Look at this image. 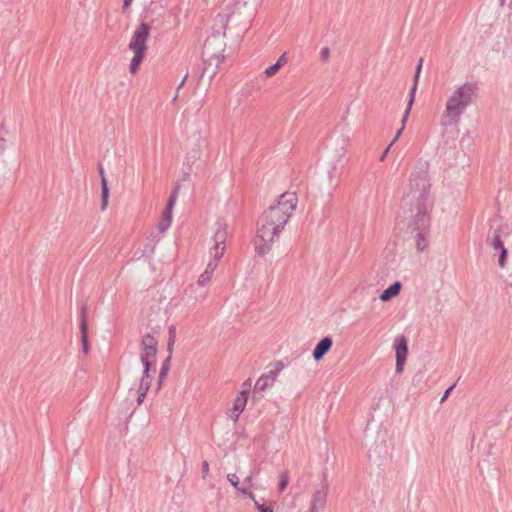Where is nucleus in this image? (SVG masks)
<instances>
[{"mask_svg":"<svg viewBox=\"0 0 512 512\" xmlns=\"http://www.w3.org/2000/svg\"><path fill=\"white\" fill-rule=\"evenodd\" d=\"M430 182L426 170L414 171L409 178V192L406 203L415 201L416 212L409 224L418 252L425 251L430 243L431 213L433 200L429 195Z\"/></svg>","mask_w":512,"mask_h":512,"instance_id":"f257e3e1","label":"nucleus"},{"mask_svg":"<svg viewBox=\"0 0 512 512\" xmlns=\"http://www.w3.org/2000/svg\"><path fill=\"white\" fill-rule=\"evenodd\" d=\"M297 203L298 198L295 193L285 192L279 196L277 202L271 204L261 214L254 238L255 250L259 255L268 253L275 241L279 239Z\"/></svg>","mask_w":512,"mask_h":512,"instance_id":"f03ea898","label":"nucleus"},{"mask_svg":"<svg viewBox=\"0 0 512 512\" xmlns=\"http://www.w3.org/2000/svg\"><path fill=\"white\" fill-rule=\"evenodd\" d=\"M478 91L476 82H465L458 86L446 101L445 110L440 117V125L443 127L457 125L464 111L474 103Z\"/></svg>","mask_w":512,"mask_h":512,"instance_id":"7ed1b4c3","label":"nucleus"},{"mask_svg":"<svg viewBox=\"0 0 512 512\" xmlns=\"http://www.w3.org/2000/svg\"><path fill=\"white\" fill-rule=\"evenodd\" d=\"M214 229V245L210 248V254L213 259L208 262L205 271L197 280V284L201 287L208 285L212 280L214 271L218 266V262L222 258L226 249L227 225L225 221L221 219L217 220L214 224Z\"/></svg>","mask_w":512,"mask_h":512,"instance_id":"20e7f679","label":"nucleus"},{"mask_svg":"<svg viewBox=\"0 0 512 512\" xmlns=\"http://www.w3.org/2000/svg\"><path fill=\"white\" fill-rule=\"evenodd\" d=\"M150 30V25L148 23L142 22L139 26H137L131 37L128 47L134 53V55L131 59L129 70L133 75L138 72L141 63L145 58Z\"/></svg>","mask_w":512,"mask_h":512,"instance_id":"39448f33","label":"nucleus"},{"mask_svg":"<svg viewBox=\"0 0 512 512\" xmlns=\"http://www.w3.org/2000/svg\"><path fill=\"white\" fill-rule=\"evenodd\" d=\"M423 61H424L423 58H420L419 61H418L417 67H416L415 76H414V83H413V86H412V88L410 90L409 101H408L406 110H405L404 115H403L402 120H401V128L396 132V135H395L394 139L392 140V142L388 145V147L382 153V155L380 157V161H383L385 159V157L387 156L390 148L399 139V137L401 136L403 130L405 129V125L407 123L408 117H409L410 112H411L412 105L414 103L415 93H416V89H417V83H418L419 75H420V72H421V69H422Z\"/></svg>","mask_w":512,"mask_h":512,"instance_id":"423d86ee","label":"nucleus"},{"mask_svg":"<svg viewBox=\"0 0 512 512\" xmlns=\"http://www.w3.org/2000/svg\"><path fill=\"white\" fill-rule=\"evenodd\" d=\"M158 340L150 333L145 334L141 340L140 359L144 368L155 367Z\"/></svg>","mask_w":512,"mask_h":512,"instance_id":"0eeeda50","label":"nucleus"},{"mask_svg":"<svg viewBox=\"0 0 512 512\" xmlns=\"http://www.w3.org/2000/svg\"><path fill=\"white\" fill-rule=\"evenodd\" d=\"M511 231L512 230L508 224H503L493 232V236L489 240V245L494 250L500 251L498 263H499V266L502 268L505 266V263H506L507 249L504 247V243L501 238H502V236H510Z\"/></svg>","mask_w":512,"mask_h":512,"instance_id":"6e6552de","label":"nucleus"},{"mask_svg":"<svg viewBox=\"0 0 512 512\" xmlns=\"http://www.w3.org/2000/svg\"><path fill=\"white\" fill-rule=\"evenodd\" d=\"M394 346L396 351V372L402 373L408 355L407 338L404 335L398 336L395 339Z\"/></svg>","mask_w":512,"mask_h":512,"instance_id":"1a4fd4ad","label":"nucleus"},{"mask_svg":"<svg viewBox=\"0 0 512 512\" xmlns=\"http://www.w3.org/2000/svg\"><path fill=\"white\" fill-rule=\"evenodd\" d=\"M155 371H156L155 367L144 368L143 376H142V378L140 380V383H139V386H138V389H137V403H138V405L142 404V402L144 401V399L146 397V394H147L148 390L150 389L151 383H152L151 372L155 373Z\"/></svg>","mask_w":512,"mask_h":512,"instance_id":"9d476101","label":"nucleus"},{"mask_svg":"<svg viewBox=\"0 0 512 512\" xmlns=\"http://www.w3.org/2000/svg\"><path fill=\"white\" fill-rule=\"evenodd\" d=\"M81 323H80V332H81V343L84 354L89 353V343H88V324H87V308L83 306L81 309Z\"/></svg>","mask_w":512,"mask_h":512,"instance_id":"9b49d317","label":"nucleus"},{"mask_svg":"<svg viewBox=\"0 0 512 512\" xmlns=\"http://www.w3.org/2000/svg\"><path fill=\"white\" fill-rule=\"evenodd\" d=\"M333 345L332 338L329 336H326L322 338L317 345L315 346L313 350V358L316 361L321 360L331 349Z\"/></svg>","mask_w":512,"mask_h":512,"instance_id":"f8f14e48","label":"nucleus"},{"mask_svg":"<svg viewBox=\"0 0 512 512\" xmlns=\"http://www.w3.org/2000/svg\"><path fill=\"white\" fill-rule=\"evenodd\" d=\"M248 397L238 394L233 403V408L230 413V418L236 422L239 419L240 414L244 411L247 404Z\"/></svg>","mask_w":512,"mask_h":512,"instance_id":"ddd939ff","label":"nucleus"},{"mask_svg":"<svg viewBox=\"0 0 512 512\" xmlns=\"http://www.w3.org/2000/svg\"><path fill=\"white\" fill-rule=\"evenodd\" d=\"M327 501V492L325 490H317L312 497L311 507L309 512H318L323 509Z\"/></svg>","mask_w":512,"mask_h":512,"instance_id":"4468645a","label":"nucleus"},{"mask_svg":"<svg viewBox=\"0 0 512 512\" xmlns=\"http://www.w3.org/2000/svg\"><path fill=\"white\" fill-rule=\"evenodd\" d=\"M99 174L101 176V186H102L101 210H105L108 205L109 189H108V183H107V179L105 177L104 169H103L102 165H99Z\"/></svg>","mask_w":512,"mask_h":512,"instance_id":"2eb2a0df","label":"nucleus"},{"mask_svg":"<svg viewBox=\"0 0 512 512\" xmlns=\"http://www.w3.org/2000/svg\"><path fill=\"white\" fill-rule=\"evenodd\" d=\"M402 288V284L399 281L394 282L392 285H390L387 289H385L381 295L380 299L382 301H389L393 297L397 296Z\"/></svg>","mask_w":512,"mask_h":512,"instance_id":"dca6fc26","label":"nucleus"},{"mask_svg":"<svg viewBox=\"0 0 512 512\" xmlns=\"http://www.w3.org/2000/svg\"><path fill=\"white\" fill-rule=\"evenodd\" d=\"M172 222V210L164 209L161 218L157 224L159 232H165L171 225Z\"/></svg>","mask_w":512,"mask_h":512,"instance_id":"f3484780","label":"nucleus"},{"mask_svg":"<svg viewBox=\"0 0 512 512\" xmlns=\"http://www.w3.org/2000/svg\"><path fill=\"white\" fill-rule=\"evenodd\" d=\"M274 384L272 382H270L268 380V378L266 376H264V374H262L256 381L255 385H254V390L255 392H263L265 391L267 388L273 386Z\"/></svg>","mask_w":512,"mask_h":512,"instance_id":"a211bd4d","label":"nucleus"},{"mask_svg":"<svg viewBox=\"0 0 512 512\" xmlns=\"http://www.w3.org/2000/svg\"><path fill=\"white\" fill-rule=\"evenodd\" d=\"M170 361H171V355H168V357L164 360L162 363L160 372H159V380H158V389L161 387L163 380L166 378L168 371L170 369Z\"/></svg>","mask_w":512,"mask_h":512,"instance_id":"6ab92c4d","label":"nucleus"},{"mask_svg":"<svg viewBox=\"0 0 512 512\" xmlns=\"http://www.w3.org/2000/svg\"><path fill=\"white\" fill-rule=\"evenodd\" d=\"M284 368V365L281 361H278L276 363V368L275 370H271L267 373L264 374V376H266L268 378V380L270 382H272L273 384L275 383L280 371Z\"/></svg>","mask_w":512,"mask_h":512,"instance_id":"aec40b11","label":"nucleus"},{"mask_svg":"<svg viewBox=\"0 0 512 512\" xmlns=\"http://www.w3.org/2000/svg\"><path fill=\"white\" fill-rule=\"evenodd\" d=\"M227 480L230 482V484L237 489L240 492L241 488H244L245 486H241L240 479L235 473H229L227 475Z\"/></svg>","mask_w":512,"mask_h":512,"instance_id":"412c9836","label":"nucleus"},{"mask_svg":"<svg viewBox=\"0 0 512 512\" xmlns=\"http://www.w3.org/2000/svg\"><path fill=\"white\" fill-rule=\"evenodd\" d=\"M177 197H178V187L175 188L170 196H169V199H168V202H167V205L165 207V209H168V210H172L173 211V208L175 206V203H176V200H177Z\"/></svg>","mask_w":512,"mask_h":512,"instance_id":"4be33fe9","label":"nucleus"},{"mask_svg":"<svg viewBox=\"0 0 512 512\" xmlns=\"http://www.w3.org/2000/svg\"><path fill=\"white\" fill-rule=\"evenodd\" d=\"M288 483H289V474L287 471H284L280 475L279 486H278L279 492H283L286 489V487L288 486Z\"/></svg>","mask_w":512,"mask_h":512,"instance_id":"5701e85b","label":"nucleus"},{"mask_svg":"<svg viewBox=\"0 0 512 512\" xmlns=\"http://www.w3.org/2000/svg\"><path fill=\"white\" fill-rule=\"evenodd\" d=\"M251 387H252V382H251V379H246L242 384H241V391L239 392V394L241 395H244V396H247L248 397V394L251 390Z\"/></svg>","mask_w":512,"mask_h":512,"instance_id":"b1692460","label":"nucleus"},{"mask_svg":"<svg viewBox=\"0 0 512 512\" xmlns=\"http://www.w3.org/2000/svg\"><path fill=\"white\" fill-rule=\"evenodd\" d=\"M281 67H278L277 63L273 64L272 66L265 69L264 74L267 78H270L277 74Z\"/></svg>","mask_w":512,"mask_h":512,"instance_id":"393cba45","label":"nucleus"},{"mask_svg":"<svg viewBox=\"0 0 512 512\" xmlns=\"http://www.w3.org/2000/svg\"><path fill=\"white\" fill-rule=\"evenodd\" d=\"M255 507L259 512H274L272 505L265 506L264 504H260L258 501H255Z\"/></svg>","mask_w":512,"mask_h":512,"instance_id":"a878e982","label":"nucleus"},{"mask_svg":"<svg viewBox=\"0 0 512 512\" xmlns=\"http://www.w3.org/2000/svg\"><path fill=\"white\" fill-rule=\"evenodd\" d=\"M240 493L246 495L249 499H251L254 503L256 500V497H255V494L252 492L251 489H249V487H244V488H241L240 489Z\"/></svg>","mask_w":512,"mask_h":512,"instance_id":"bb28decb","label":"nucleus"},{"mask_svg":"<svg viewBox=\"0 0 512 512\" xmlns=\"http://www.w3.org/2000/svg\"><path fill=\"white\" fill-rule=\"evenodd\" d=\"M330 57V49L328 47H324L322 48L321 52H320V59L321 61H328Z\"/></svg>","mask_w":512,"mask_h":512,"instance_id":"cd10ccee","label":"nucleus"},{"mask_svg":"<svg viewBox=\"0 0 512 512\" xmlns=\"http://www.w3.org/2000/svg\"><path fill=\"white\" fill-rule=\"evenodd\" d=\"M278 67H283L288 63V57L286 53H283L276 61Z\"/></svg>","mask_w":512,"mask_h":512,"instance_id":"c85d7f7f","label":"nucleus"},{"mask_svg":"<svg viewBox=\"0 0 512 512\" xmlns=\"http://www.w3.org/2000/svg\"><path fill=\"white\" fill-rule=\"evenodd\" d=\"M241 486L249 487V489H251L253 487V475L250 474L247 477H245L243 484Z\"/></svg>","mask_w":512,"mask_h":512,"instance_id":"c756f323","label":"nucleus"},{"mask_svg":"<svg viewBox=\"0 0 512 512\" xmlns=\"http://www.w3.org/2000/svg\"><path fill=\"white\" fill-rule=\"evenodd\" d=\"M209 473V463L207 461H204L202 463V478L205 479L206 476Z\"/></svg>","mask_w":512,"mask_h":512,"instance_id":"7c9ffc66","label":"nucleus"},{"mask_svg":"<svg viewBox=\"0 0 512 512\" xmlns=\"http://www.w3.org/2000/svg\"><path fill=\"white\" fill-rule=\"evenodd\" d=\"M187 77H188V74H186V75L184 76V78L182 79V81H181V82H180V84L178 85V87H177V93H176V95H175V96H174V98H173V102H175V101L177 100V98H178V91H179V90H180V89L185 85V82H186V80H187Z\"/></svg>","mask_w":512,"mask_h":512,"instance_id":"2f4dec72","label":"nucleus"},{"mask_svg":"<svg viewBox=\"0 0 512 512\" xmlns=\"http://www.w3.org/2000/svg\"><path fill=\"white\" fill-rule=\"evenodd\" d=\"M174 343H175V340L168 339L167 351H168L169 355H171V356H172V352H173Z\"/></svg>","mask_w":512,"mask_h":512,"instance_id":"473e14b6","label":"nucleus"},{"mask_svg":"<svg viewBox=\"0 0 512 512\" xmlns=\"http://www.w3.org/2000/svg\"><path fill=\"white\" fill-rule=\"evenodd\" d=\"M176 337V329L174 326L169 327V339L175 340Z\"/></svg>","mask_w":512,"mask_h":512,"instance_id":"72a5a7b5","label":"nucleus"},{"mask_svg":"<svg viewBox=\"0 0 512 512\" xmlns=\"http://www.w3.org/2000/svg\"><path fill=\"white\" fill-rule=\"evenodd\" d=\"M455 387V385H452L450 386L444 393L443 397L441 398V402L445 401L448 397V395L450 394V392L453 390V388Z\"/></svg>","mask_w":512,"mask_h":512,"instance_id":"f704fd0d","label":"nucleus"},{"mask_svg":"<svg viewBox=\"0 0 512 512\" xmlns=\"http://www.w3.org/2000/svg\"><path fill=\"white\" fill-rule=\"evenodd\" d=\"M133 0H123V6L124 8H127L130 6V4L132 3Z\"/></svg>","mask_w":512,"mask_h":512,"instance_id":"c9c22d12","label":"nucleus"},{"mask_svg":"<svg viewBox=\"0 0 512 512\" xmlns=\"http://www.w3.org/2000/svg\"><path fill=\"white\" fill-rule=\"evenodd\" d=\"M499 2H500V5L503 6L505 3V0H499ZM511 3H512V0H511Z\"/></svg>","mask_w":512,"mask_h":512,"instance_id":"e433bc0d","label":"nucleus"}]
</instances>
